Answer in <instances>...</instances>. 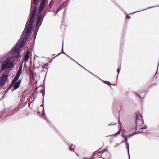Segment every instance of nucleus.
Returning a JSON list of instances; mask_svg holds the SVG:
<instances>
[{"label": "nucleus", "mask_w": 159, "mask_h": 159, "mask_svg": "<svg viewBox=\"0 0 159 159\" xmlns=\"http://www.w3.org/2000/svg\"><path fill=\"white\" fill-rule=\"evenodd\" d=\"M9 53L10 55L11 58H7L3 62L1 68V71L4 70L6 68L8 69L13 67L14 62L20 56L21 53L19 52V47L16 46L13 48Z\"/></svg>", "instance_id": "1"}, {"label": "nucleus", "mask_w": 159, "mask_h": 159, "mask_svg": "<svg viewBox=\"0 0 159 159\" xmlns=\"http://www.w3.org/2000/svg\"><path fill=\"white\" fill-rule=\"evenodd\" d=\"M33 0V3L34 4L35 6L33 8L32 13L30 14L31 15L29 21V23L27 26V27L26 28V31L25 33V35L26 36H28L29 34L30 31H31L32 29V24L33 21V18L35 15L37 8V3L38 0H37L36 1L35 3H34V0Z\"/></svg>", "instance_id": "2"}, {"label": "nucleus", "mask_w": 159, "mask_h": 159, "mask_svg": "<svg viewBox=\"0 0 159 159\" xmlns=\"http://www.w3.org/2000/svg\"><path fill=\"white\" fill-rule=\"evenodd\" d=\"M46 2V1L44 0H42L40 4V5L39 6V14H38V16L37 18V21L36 23V27H37L38 26L40 22V20L41 17H42V15L41 12H42L43 9L45 7V4Z\"/></svg>", "instance_id": "3"}, {"label": "nucleus", "mask_w": 159, "mask_h": 159, "mask_svg": "<svg viewBox=\"0 0 159 159\" xmlns=\"http://www.w3.org/2000/svg\"><path fill=\"white\" fill-rule=\"evenodd\" d=\"M136 129H139V127L143 124V118L142 115L140 114H138L136 116Z\"/></svg>", "instance_id": "4"}, {"label": "nucleus", "mask_w": 159, "mask_h": 159, "mask_svg": "<svg viewBox=\"0 0 159 159\" xmlns=\"http://www.w3.org/2000/svg\"><path fill=\"white\" fill-rule=\"evenodd\" d=\"M21 80L18 79L14 78L10 86L11 88L13 87L15 89H18L20 86Z\"/></svg>", "instance_id": "5"}, {"label": "nucleus", "mask_w": 159, "mask_h": 159, "mask_svg": "<svg viewBox=\"0 0 159 159\" xmlns=\"http://www.w3.org/2000/svg\"><path fill=\"white\" fill-rule=\"evenodd\" d=\"M127 132L126 131H125L124 130L122 132V136L123 137V138L125 139V141L126 142V143L127 144V147L126 148L127 149L128 151V152L129 154V159H130V156L129 153V144L127 141V138L128 137H127V135L125 136L124 135V134Z\"/></svg>", "instance_id": "6"}, {"label": "nucleus", "mask_w": 159, "mask_h": 159, "mask_svg": "<svg viewBox=\"0 0 159 159\" xmlns=\"http://www.w3.org/2000/svg\"><path fill=\"white\" fill-rule=\"evenodd\" d=\"M7 80V76L6 74H3L0 78V85L3 86Z\"/></svg>", "instance_id": "7"}, {"label": "nucleus", "mask_w": 159, "mask_h": 159, "mask_svg": "<svg viewBox=\"0 0 159 159\" xmlns=\"http://www.w3.org/2000/svg\"><path fill=\"white\" fill-rule=\"evenodd\" d=\"M30 51H27L24 54L23 60L25 61V63L28 60L30 57Z\"/></svg>", "instance_id": "8"}, {"label": "nucleus", "mask_w": 159, "mask_h": 159, "mask_svg": "<svg viewBox=\"0 0 159 159\" xmlns=\"http://www.w3.org/2000/svg\"><path fill=\"white\" fill-rule=\"evenodd\" d=\"M27 40V37H25L23 40L22 41L19 45H17L16 46H18L19 48L23 47L25 44V42Z\"/></svg>", "instance_id": "9"}, {"label": "nucleus", "mask_w": 159, "mask_h": 159, "mask_svg": "<svg viewBox=\"0 0 159 159\" xmlns=\"http://www.w3.org/2000/svg\"><path fill=\"white\" fill-rule=\"evenodd\" d=\"M41 106L42 107H43L42 108H43V111L42 114L41 115V117L42 118H43V119H45L46 121H47L48 122L46 116H45V115L44 109L43 108V106L42 104H41Z\"/></svg>", "instance_id": "10"}, {"label": "nucleus", "mask_w": 159, "mask_h": 159, "mask_svg": "<svg viewBox=\"0 0 159 159\" xmlns=\"http://www.w3.org/2000/svg\"><path fill=\"white\" fill-rule=\"evenodd\" d=\"M89 72H90L93 75H94V76H95L96 77H97L99 79H100L102 82H103L104 83H105V84H106L108 85H111L110 83V82H109V81H104L103 80H102V79H101L99 77H98V76H97L96 75H95L94 74H93L91 72H90L89 71Z\"/></svg>", "instance_id": "11"}, {"label": "nucleus", "mask_w": 159, "mask_h": 159, "mask_svg": "<svg viewBox=\"0 0 159 159\" xmlns=\"http://www.w3.org/2000/svg\"><path fill=\"white\" fill-rule=\"evenodd\" d=\"M22 70H18V72L16 74V75L15 76L14 78H15V79H19V78L20 75V74L21 73Z\"/></svg>", "instance_id": "12"}, {"label": "nucleus", "mask_w": 159, "mask_h": 159, "mask_svg": "<svg viewBox=\"0 0 159 159\" xmlns=\"http://www.w3.org/2000/svg\"><path fill=\"white\" fill-rule=\"evenodd\" d=\"M146 126H143V127H139V131L138 132H139V133L142 132V130L145 129H146Z\"/></svg>", "instance_id": "13"}, {"label": "nucleus", "mask_w": 159, "mask_h": 159, "mask_svg": "<svg viewBox=\"0 0 159 159\" xmlns=\"http://www.w3.org/2000/svg\"><path fill=\"white\" fill-rule=\"evenodd\" d=\"M69 149L71 151H74L75 149V145H73V144L70 146V145H69Z\"/></svg>", "instance_id": "14"}, {"label": "nucleus", "mask_w": 159, "mask_h": 159, "mask_svg": "<svg viewBox=\"0 0 159 159\" xmlns=\"http://www.w3.org/2000/svg\"><path fill=\"white\" fill-rule=\"evenodd\" d=\"M120 131L119 130L116 133L110 135H109L108 136H116L118 134H120Z\"/></svg>", "instance_id": "15"}, {"label": "nucleus", "mask_w": 159, "mask_h": 159, "mask_svg": "<svg viewBox=\"0 0 159 159\" xmlns=\"http://www.w3.org/2000/svg\"><path fill=\"white\" fill-rule=\"evenodd\" d=\"M155 7V6H152L149 7H148L147 8H146L145 9H144L143 10H141L140 11H136L135 12H133L132 13H135L137 12H138L141 11H143L144 10H145L146 9H149V8H150L153 7Z\"/></svg>", "instance_id": "16"}, {"label": "nucleus", "mask_w": 159, "mask_h": 159, "mask_svg": "<svg viewBox=\"0 0 159 159\" xmlns=\"http://www.w3.org/2000/svg\"><path fill=\"white\" fill-rule=\"evenodd\" d=\"M137 133H135L134 132H133L132 133H131V134H128V135H127V137H129L135 135V134H136Z\"/></svg>", "instance_id": "17"}, {"label": "nucleus", "mask_w": 159, "mask_h": 159, "mask_svg": "<svg viewBox=\"0 0 159 159\" xmlns=\"http://www.w3.org/2000/svg\"><path fill=\"white\" fill-rule=\"evenodd\" d=\"M65 55H66L68 57H69L71 60L74 61L76 63H78L76 61H75V60H74V59H73L71 57H70V56H68V55H67V54H65Z\"/></svg>", "instance_id": "18"}, {"label": "nucleus", "mask_w": 159, "mask_h": 159, "mask_svg": "<svg viewBox=\"0 0 159 159\" xmlns=\"http://www.w3.org/2000/svg\"><path fill=\"white\" fill-rule=\"evenodd\" d=\"M63 5L66 6L67 5V2H65L63 3ZM63 6V4H61V7H62Z\"/></svg>", "instance_id": "19"}, {"label": "nucleus", "mask_w": 159, "mask_h": 159, "mask_svg": "<svg viewBox=\"0 0 159 159\" xmlns=\"http://www.w3.org/2000/svg\"><path fill=\"white\" fill-rule=\"evenodd\" d=\"M120 67H119L117 70V72H118V74H117V76H118V74L120 71Z\"/></svg>", "instance_id": "20"}, {"label": "nucleus", "mask_w": 159, "mask_h": 159, "mask_svg": "<svg viewBox=\"0 0 159 159\" xmlns=\"http://www.w3.org/2000/svg\"><path fill=\"white\" fill-rule=\"evenodd\" d=\"M22 66L20 65V66L19 67V69L18 70H22Z\"/></svg>", "instance_id": "21"}, {"label": "nucleus", "mask_w": 159, "mask_h": 159, "mask_svg": "<svg viewBox=\"0 0 159 159\" xmlns=\"http://www.w3.org/2000/svg\"><path fill=\"white\" fill-rule=\"evenodd\" d=\"M24 61H24V60H23L22 61L20 62V65L22 66L23 63Z\"/></svg>", "instance_id": "22"}, {"label": "nucleus", "mask_w": 159, "mask_h": 159, "mask_svg": "<svg viewBox=\"0 0 159 159\" xmlns=\"http://www.w3.org/2000/svg\"><path fill=\"white\" fill-rule=\"evenodd\" d=\"M79 65H80V66H81L83 68H84V69H85L86 70H87H87L85 68H84V67H83L82 66H81L80 64H79L78 63H77Z\"/></svg>", "instance_id": "23"}, {"label": "nucleus", "mask_w": 159, "mask_h": 159, "mask_svg": "<svg viewBox=\"0 0 159 159\" xmlns=\"http://www.w3.org/2000/svg\"><path fill=\"white\" fill-rule=\"evenodd\" d=\"M116 124V123H114V124H112L111 123L110 124H109L108 125V126H110L111 125H115Z\"/></svg>", "instance_id": "24"}, {"label": "nucleus", "mask_w": 159, "mask_h": 159, "mask_svg": "<svg viewBox=\"0 0 159 159\" xmlns=\"http://www.w3.org/2000/svg\"><path fill=\"white\" fill-rule=\"evenodd\" d=\"M62 53L63 54H64L65 55L66 53H65L63 51V44H62Z\"/></svg>", "instance_id": "25"}, {"label": "nucleus", "mask_w": 159, "mask_h": 159, "mask_svg": "<svg viewBox=\"0 0 159 159\" xmlns=\"http://www.w3.org/2000/svg\"><path fill=\"white\" fill-rule=\"evenodd\" d=\"M126 18H128V19H130V17L128 16H126Z\"/></svg>", "instance_id": "26"}, {"label": "nucleus", "mask_w": 159, "mask_h": 159, "mask_svg": "<svg viewBox=\"0 0 159 159\" xmlns=\"http://www.w3.org/2000/svg\"><path fill=\"white\" fill-rule=\"evenodd\" d=\"M137 95H138L139 97L141 98V96H140V95H139V93H137Z\"/></svg>", "instance_id": "27"}, {"label": "nucleus", "mask_w": 159, "mask_h": 159, "mask_svg": "<svg viewBox=\"0 0 159 159\" xmlns=\"http://www.w3.org/2000/svg\"><path fill=\"white\" fill-rule=\"evenodd\" d=\"M37 0H34V3H35Z\"/></svg>", "instance_id": "28"}, {"label": "nucleus", "mask_w": 159, "mask_h": 159, "mask_svg": "<svg viewBox=\"0 0 159 159\" xmlns=\"http://www.w3.org/2000/svg\"><path fill=\"white\" fill-rule=\"evenodd\" d=\"M98 152L100 153H101L102 152V151H99Z\"/></svg>", "instance_id": "29"}, {"label": "nucleus", "mask_w": 159, "mask_h": 159, "mask_svg": "<svg viewBox=\"0 0 159 159\" xmlns=\"http://www.w3.org/2000/svg\"><path fill=\"white\" fill-rule=\"evenodd\" d=\"M55 54H53V55H52V56H55Z\"/></svg>", "instance_id": "30"}, {"label": "nucleus", "mask_w": 159, "mask_h": 159, "mask_svg": "<svg viewBox=\"0 0 159 159\" xmlns=\"http://www.w3.org/2000/svg\"><path fill=\"white\" fill-rule=\"evenodd\" d=\"M55 54H53V55H52V56H55Z\"/></svg>", "instance_id": "31"}, {"label": "nucleus", "mask_w": 159, "mask_h": 159, "mask_svg": "<svg viewBox=\"0 0 159 159\" xmlns=\"http://www.w3.org/2000/svg\"><path fill=\"white\" fill-rule=\"evenodd\" d=\"M41 25V23L39 25L40 26Z\"/></svg>", "instance_id": "32"}, {"label": "nucleus", "mask_w": 159, "mask_h": 159, "mask_svg": "<svg viewBox=\"0 0 159 159\" xmlns=\"http://www.w3.org/2000/svg\"><path fill=\"white\" fill-rule=\"evenodd\" d=\"M159 6V5L156 6V7H157L158 6Z\"/></svg>", "instance_id": "33"}, {"label": "nucleus", "mask_w": 159, "mask_h": 159, "mask_svg": "<svg viewBox=\"0 0 159 159\" xmlns=\"http://www.w3.org/2000/svg\"><path fill=\"white\" fill-rule=\"evenodd\" d=\"M1 87V85H0V87Z\"/></svg>", "instance_id": "34"}]
</instances>
